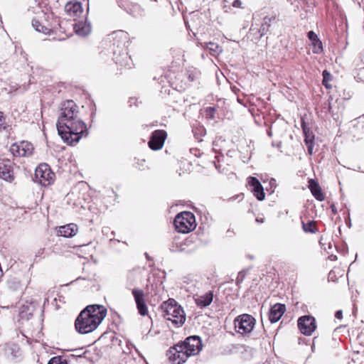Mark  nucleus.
Wrapping results in <instances>:
<instances>
[{"instance_id":"nucleus-31","label":"nucleus","mask_w":364,"mask_h":364,"mask_svg":"<svg viewBox=\"0 0 364 364\" xmlns=\"http://www.w3.org/2000/svg\"><path fill=\"white\" fill-rule=\"evenodd\" d=\"M4 123V118L3 116V113L0 112V129L3 127Z\"/></svg>"},{"instance_id":"nucleus-15","label":"nucleus","mask_w":364,"mask_h":364,"mask_svg":"<svg viewBox=\"0 0 364 364\" xmlns=\"http://www.w3.org/2000/svg\"><path fill=\"white\" fill-rule=\"evenodd\" d=\"M248 183L252 187V191L257 200H263L265 198V194L259 181L255 177L250 176L248 178Z\"/></svg>"},{"instance_id":"nucleus-18","label":"nucleus","mask_w":364,"mask_h":364,"mask_svg":"<svg viewBox=\"0 0 364 364\" xmlns=\"http://www.w3.org/2000/svg\"><path fill=\"white\" fill-rule=\"evenodd\" d=\"M76 33L81 36H85L91 32V25L87 21H78L74 24Z\"/></svg>"},{"instance_id":"nucleus-9","label":"nucleus","mask_w":364,"mask_h":364,"mask_svg":"<svg viewBox=\"0 0 364 364\" xmlns=\"http://www.w3.org/2000/svg\"><path fill=\"white\" fill-rule=\"evenodd\" d=\"M180 343L171 347L167 352V356L173 364H183L188 358Z\"/></svg>"},{"instance_id":"nucleus-12","label":"nucleus","mask_w":364,"mask_h":364,"mask_svg":"<svg viewBox=\"0 0 364 364\" xmlns=\"http://www.w3.org/2000/svg\"><path fill=\"white\" fill-rule=\"evenodd\" d=\"M298 327L301 333L311 335L316 329L315 318L310 316H304L299 318Z\"/></svg>"},{"instance_id":"nucleus-6","label":"nucleus","mask_w":364,"mask_h":364,"mask_svg":"<svg viewBox=\"0 0 364 364\" xmlns=\"http://www.w3.org/2000/svg\"><path fill=\"white\" fill-rule=\"evenodd\" d=\"M255 325V318L247 314L237 316L234 320L235 331L240 334H247L250 333Z\"/></svg>"},{"instance_id":"nucleus-29","label":"nucleus","mask_w":364,"mask_h":364,"mask_svg":"<svg viewBox=\"0 0 364 364\" xmlns=\"http://www.w3.org/2000/svg\"><path fill=\"white\" fill-rule=\"evenodd\" d=\"M241 5H242V2H241V1H240V0H235V1H233V3H232V6H233L234 7H237V8H239V7H240V6H241Z\"/></svg>"},{"instance_id":"nucleus-39","label":"nucleus","mask_w":364,"mask_h":364,"mask_svg":"<svg viewBox=\"0 0 364 364\" xmlns=\"http://www.w3.org/2000/svg\"><path fill=\"white\" fill-rule=\"evenodd\" d=\"M319 245H320V247H321V248H322V247H323V244H322V243L320 242H319Z\"/></svg>"},{"instance_id":"nucleus-13","label":"nucleus","mask_w":364,"mask_h":364,"mask_svg":"<svg viewBox=\"0 0 364 364\" xmlns=\"http://www.w3.org/2000/svg\"><path fill=\"white\" fill-rule=\"evenodd\" d=\"M132 292L134 298L139 314L141 316L147 315L148 308L145 303L144 291L139 289H133Z\"/></svg>"},{"instance_id":"nucleus-37","label":"nucleus","mask_w":364,"mask_h":364,"mask_svg":"<svg viewBox=\"0 0 364 364\" xmlns=\"http://www.w3.org/2000/svg\"><path fill=\"white\" fill-rule=\"evenodd\" d=\"M316 338H314V341H313V346H312V348H315V341H316Z\"/></svg>"},{"instance_id":"nucleus-24","label":"nucleus","mask_w":364,"mask_h":364,"mask_svg":"<svg viewBox=\"0 0 364 364\" xmlns=\"http://www.w3.org/2000/svg\"><path fill=\"white\" fill-rule=\"evenodd\" d=\"M308 38L312 42L310 50L311 49L313 53H317V46L316 43L318 41V36L314 31H311L308 33Z\"/></svg>"},{"instance_id":"nucleus-33","label":"nucleus","mask_w":364,"mask_h":364,"mask_svg":"<svg viewBox=\"0 0 364 364\" xmlns=\"http://www.w3.org/2000/svg\"><path fill=\"white\" fill-rule=\"evenodd\" d=\"M256 222L258 223H262L264 222V219L263 218H256Z\"/></svg>"},{"instance_id":"nucleus-38","label":"nucleus","mask_w":364,"mask_h":364,"mask_svg":"<svg viewBox=\"0 0 364 364\" xmlns=\"http://www.w3.org/2000/svg\"><path fill=\"white\" fill-rule=\"evenodd\" d=\"M319 48H320V50L322 49V44H321V42L320 41V46H319Z\"/></svg>"},{"instance_id":"nucleus-14","label":"nucleus","mask_w":364,"mask_h":364,"mask_svg":"<svg viewBox=\"0 0 364 364\" xmlns=\"http://www.w3.org/2000/svg\"><path fill=\"white\" fill-rule=\"evenodd\" d=\"M0 178L7 181L14 180L13 163L10 160L0 161Z\"/></svg>"},{"instance_id":"nucleus-5","label":"nucleus","mask_w":364,"mask_h":364,"mask_svg":"<svg viewBox=\"0 0 364 364\" xmlns=\"http://www.w3.org/2000/svg\"><path fill=\"white\" fill-rule=\"evenodd\" d=\"M173 224L178 232L188 233L196 227L195 215L191 212H181L176 216Z\"/></svg>"},{"instance_id":"nucleus-16","label":"nucleus","mask_w":364,"mask_h":364,"mask_svg":"<svg viewBox=\"0 0 364 364\" xmlns=\"http://www.w3.org/2000/svg\"><path fill=\"white\" fill-rule=\"evenodd\" d=\"M65 11L75 21L82 14V4L79 2H68L65 6Z\"/></svg>"},{"instance_id":"nucleus-8","label":"nucleus","mask_w":364,"mask_h":364,"mask_svg":"<svg viewBox=\"0 0 364 364\" xmlns=\"http://www.w3.org/2000/svg\"><path fill=\"white\" fill-rule=\"evenodd\" d=\"M188 356L198 354L202 349V343L199 336H193L188 337L184 341L180 343Z\"/></svg>"},{"instance_id":"nucleus-17","label":"nucleus","mask_w":364,"mask_h":364,"mask_svg":"<svg viewBox=\"0 0 364 364\" xmlns=\"http://www.w3.org/2000/svg\"><path fill=\"white\" fill-rule=\"evenodd\" d=\"M286 311V307L284 304H275L270 309L269 313V319L271 323H276L277 322L284 313Z\"/></svg>"},{"instance_id":"nucleus-1","label":"nucleus","mask_w":364,"mask_h":364,"mask_svg":"<svg viewBox=\"0 0 364 364\" xmlns=\"http://www.w3.org/2000/svg\"><path fill=\"white\" fill-rule=\"evenodd\" d=\"M56 127L58 134L68 144L78 142L84 134H87L86 124L78 117V107L73 100L61 103Z\"/></svg>"},{"instance_id":"nucleus-11","label":"nucleus","mask_w":364,"mask_h":364,"mask_svg":"<svg viewBox=\"0 0 364 364\" xmlns=\"http://www.w3.org/2000/svg\"><path fill=\"white\" fill-rule=\"evenodd\" d=\"M167 137V133L164 130L159 129L152 132L150 140L149 141V146L152 150L161 149L164 144Z\"/></svg>"},{"instance_id":"nucleus-7","label":"nucleus","mask_w":364,"mask_h":364,"mask_svg":"<svg viewBox=\"0 0 364 364\" xmlns=\"http://www.w3.org/2000/svg\"><path fill=\"white\" fill-rule=\"evenodd\" d=\"M55 174L47 164H40L35 170V181L43 186L53 182Z\"/></svg>"},{"instance_id":"nucleus-35","label":"nucleus","mask_w":364,"mask_h":364,"mask_svg":"<svg viewBox=\"0 0 364 364\" xmlns=\"http://www.w3.org/2000/svg\"><path fill=\"white\" fill-rule=\"evenodd\" d=\"M312 150H313V148H312L311 146H309L308 147V151H309V153L310 154H312Z\"/></svg>"},{"instance_id":"nucleus-2","label":"nucleus","mask_w":364,"mask_h":364,"mask_svg":"<svg viewBox=\"0 0 364 364\" xmlns=\"http://www.w3.org/2000/svg\"><path fill=\"white\" fill-rule=\"evenodd\" d=\"M107 315V309L99 304L88 305L81 311L75 321L76 331L81 334L94 331Z\"/></svg>"},{"instance_id":"nucleus-4","label":"nucleus","mask_w":364,"mask_h":364,"mask_svg":"<svg viewBox=\"0 0 364 364\" xmlns=\"http://www.w3.org/2000/svg\"><path fill=\"white\" fill-rule=\"evenodd\" d=\"M127 35L123 31H120L113 33V59L117 64L121 65H125V61L128 59V53L125 46L127 42Z\"/></svg>"},{"instance_id":"nucleus-19","label":"nucleus","mask_w":364,"mask_h":364,"mask_svg":"<svg viewBox=\"0 0 364 364\" xmlns=\"http://www.w3.org/2000/svg\"><path fill=\"white\" fill-rule=\"evenodd\" d=\"M213 299V293L211 291L205 293L204 295L198 296L195 299V302L200 308L207 307L212 303Z\"/></svg>"},{"instance_id":"nucleus-27","label":"nucleus","mask_w":364,"mask_h":364,"mask_svg":"<svg viewBox=\"0 0 364 364\" xmlns=\"http://www.w3.org/2000/svg\"><path fill=\"white\" fill-rule=\"evenodd\" d=\"M32 26L36 29V31L41 32L44 34H48L50 31L49 28L43 26L41 23L36 19H33L32 21Z\"/></svg>"},{"instance_id":"nucleus-30","label":"nucleus","mask_w":364,"mask_h":364,"mask_svg":"<svg viewBox=\"0 0 364 364\" xmlns=\"http://www.w3.org/2000/svg\"><path fill=\"white\" fill-rule=\"evenodd\" d=\"M342 314H343V312L341 310H338L336 312V314H335V316L336 318H337L338 319H341L342 318Z\"/></svg>"},{"instance_id":"nucleus-10","label":"nucleus","mask_w":364,"mask_h":364,"mask_svg":"<svg viewBox=\"0 0 364 364\" xmlns=\"http://www.w3.org/2000/svg\"><path fill=\"white\" fill-rule=\"evenodd\" d=\"M33 149V144L25 141L19 144H14L10 149L11 153L16 156H29L32 155Z\"/></svg>"},{"instance_id":"nucleus-3","label":"nucleus","mask_w":364,"mask_h":364,"mask_svg":"<svg viewBox=\"0 0 364 364\" xmlns=\"http://www.w3.org/2000/svg\"><path fill=\"white\" fill-rule=\"evenodd\" d=\"M163 316L176 326H182L186 321V314L182 307L173 299H168L161 305Z\"/></svg>"},{"instance_id":"nucleus-28","label":"nucleus","mask_w":364,"mask_h":364,"mask_svg":"<svg viewBox=\"0 0 364 364\" xmlns=\"http://www.w3.org/2000/svg\"><path fill=\"white\" fill-rule=\"evenodd\" d=\"M48 364H68L65 358L62 356L52 358Z\"/></svg>"},{"instance_id":"nucleus-21","label":"nucleus","mask_w":364,"mask_h":364,"mask_svg":"<svg viewBox=\"0 0 364 364\" xmlns=\"http://www.w3.org/2000/svg\"><path fill=\"white\" fill-rule=\"evenodd\" d=\"M317 222L314 220H308L306 222L302 221L303 230L306 232L314 233L316 232Z\"/></svg>"},{"instance_id":"nucleus-23","label":"nucleus","mask_w":364,"mask_h":364,"mask_svg":"<svg viewBox=\"0 0 364 364\" xmlns=\"http://www.w3.org/2000/svg\"><path fill=\"white\" fill-rule=\"evenodd\" d=\"M19 347L16 344L8 345L6 348V353L12 358H18L20 355Z\"/></svg>"},{"instance_id":"nucleus-20","label":"nucleus","mask_w":364,"mask_h":364,"mask_svg":"<svg viewBox=\"0 0 364 364\" xmlns=\"http://www.w3.org/2000/svg\"><path fill=\"white\" fill-rule=\"evenodd\" d=\"M77 232V227L73 223L60 227L58 233L60 236L65 237H71L76 235Z\"/></svg>"},{"instance_id":"nucleus-22","label":"nucleus","mask_w":364,"mask_h":364,"mask_svg":"<svg viewBox=\"0 0 364 364\" xmlns=\"http://www.w3.org/2000/svg\"><path fill=\"white\" fill-rule=\"evenodd\" d=\"M205 46L212 55H218L223 51L222 48L219 45L213 42L206 43Z\"/></svg>"},{"instance_id":"nucleus-26","label":"nucleus","mask_w":364,"mask_h":364,"mask_svg":"<svg viewBox=\"0 0 364 364\" xmlns=\"http://www.w3.org/2000/svg\"><path fill=\"white\" fill-rule=\"evenodd\" d=\"M309 188L316 200H318V183L315 179L309 180Z\"/></svg>"},{"instance_id":"nucleus-25","label":"nucleus","mask_w":364,"mask_h":364,"mask_svg":"<svg viewBox=\"0 0 364 364\" xmlns=\"http://www.w3.org/2000/svg\"><path fill=\"white\" fill-rule=\"evenodd\" d=\"M322 84L326 87V89H331L332 87V84H331L330 82L332 81L333 79L332 75L326 70H324L322 73Z\"/></svg>"},{"instance_id":"nucleus-34","label":"nucleus","mask_w":364,"mask_h":364,"mask_svg":"<svg viewBox=\"0 0 364 364\" xmlns=\"http://www.w3.org/2000/svg\"><path fill=\"white\" fill-rule=\"evenodd\" d=\"M319 197H320V201H322L324 200L325 197L323 196V194L321 193V191H320V195H319Z\"/></svg>"},{"instance_id":"nucleus-36","label":"nucleus","mask_w":364,"mask_h":364,"mask_svg":"<svg viewBox=\"0 0 364 364\" xmlns=\"http://www.w3.org/2000/svg\"><path fill=\"white\" fill-rule=\"evenodd\" d=\"M331 208H332V211H333L334 213H336V208H335L334 205H331Z\"/></svg>"},{"instance_id":"nucleus-32","label":"nucleus","mask_w":364,"mask_h":364,"mask_svg":"<svg viewBox=\"0 0 364 364\" xmlns=\"http://www.w3.org/2000/svg\"><path fill=\"white\" fill-rule=\"evenodd\" d=\"M334 276H335V272H334V271H331V272H329V274H328V280H330V279H331V280H333V277H334Z\"/></svg>"}]
</instances>
